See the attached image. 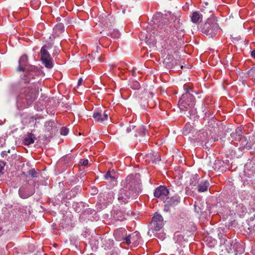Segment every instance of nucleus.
<instances>
[{"instance_id":"2","label":"nucleus","mask_w":255,"mask_h":255,"mask_svg":"<svg viewBox=\"0 0 255 255\" xmlns=\"http://www.w3.org/2000/svg\"><path fill=\"white\" fill-rule=\"evenodd\" d=\"M37 93L35 89L29 88L21 90L16 99V106L19 110L27 108L37 98Z\"/></svg>"},{"instance_id":"4","label":"nucleus","mask_w":255,"mask_h":255,"mask_svg":"<svg viewBox=\"0 0 255 255\" xmlns=\"http://www.w3.org/2000/svg\"><path fill=\"white\" fill-rule=\"evenodd\" d=\"M27 61L28 58L26 55L21 56L18 61L17 70L25 72L27 74L26 76L29 78L33 77L34 74H36L39 72V70L34 66L28 65Z\"/></svg>"},{"instance_id":"34","label":"nucleus","mask_w":255,"mask_h":255,"mask_svg":"<svg viewBox=\"0 0 255 255\" xmlns=\"http://www.w3.org/2000/svg\"><path fill=\"white\" fill-rule=\"evenodd\" d=\"M54 123L53 122H47L45 124V127L46 128L51 127V128L54 126Z\"/></svg>"},{"instance_id":"37","label":"nucleus","mask_w":255,"mask_h":255,"mask_svg":"<svg viewBox=\"0 0 255 255\" xmlns=\"http://www.w3.org/2000/svg\"><path fill=\"white\" fill-rule=\"evenodd\" d=\"M184 89L186 91V92L189 93L188 92L190 90V89H191V88H190V87L189 86V85H184Z\"/></svg>"},{"instance_id":"20","label":"nucleus","mask_w":255,"mask_h":255,"mask_svg":"<svg viewBox=\"0 0 255 255\" xmlns=\"http://www.w3.org/2000/svg\"><path fill=\"white\" fill-rule=\"evenodd\" d=\"M55 34L57 36H59L64 31V26L61 23L57 24L54 28Z\"/></svg>"},{"instance_id":"31","label":"nucleus","mask_w":255,"mask_h":255,"mask_svg":"<svg viewBox=\"0 0 255 255\" xmlns=\"http://www.w3.org/2000/svg\"><path fill=\"white\" fill-rule=\"evenodd\" d=\"M60 133L62 135H66L68 133V129L66 128H62L61 129Z\"/></svg>"},{"instance_id":"17","label":"nucleus","mask_w":255,"mask_h":255,"mask_svg":"<svg viewBox=\"0 0 255 255\" xmlns=\"http://www.w3.org/2000/svg\"><path fill=\"white\" fill-rule=\"evenodd\" d=\"M129 213H126L122 211H118L114 216V218L119 221H123L124 219H126V216H129Z\"/></svg>"},{"instance_id":"18","label":"nucleus","mask_w":255,"mask_h":255,"mask_svg":"<svg viewBox=\"0 0 255 255\" xmlns=\"http://www.w3.org/2000/svg\"><path fill=\"white\" fill-rule=\"evenodd\" d=\"M209 185L210 184L209 182L207 180H204L199 184L198 190L200 192H205L207 191Z\"/></svg>"},{"instance_id":"12","label":"nucleus","mask_w":255,"mask_h":255,"mask_svg":"<svg viewBox=\"0 0 255 255\" xmlns=\"http://www.w3.org/2000/svg\"><path fill=\"white\" fill-rule=\"evenodd\" d=\"M208 206L206 203L200 201L195 202L194 204V210L197 213L203 214L206 212Z\"/></svg>"},{"instance_id":"39","label":"nucleus","mask_w":255,"mask_h":255,"mask_svg":"<svg viewBox=\"0 0 255 255\" xmlns=\"http://www.w3.org/2000/svg\"><path fill=\"white\" fill-rule=\"evenodd\" d=\"M1 155L2 157H4L5 156L7 155L6 151H3L1 153Z\"/></svg>"},{"instance_id":"25","label":"nucleus","mask_w":255,"mask_h":255,"mask_svg":"<svg viewBox=\"0 0 255 255\" xmlns=\"http://www.w3.org/2000/svg\"><path fill=\"white\" fill-rule=\"evenodd\" d=\"M242 132L240 129H237L235 132H233L231 134V136L236 140H238L240 138V136H242Z\"/></svg>"},{"instance_id":"45","label":"nucleus","mask_w":255,"mask_h":255,"mask_svg":"<svg viewBox=\"0 0 255 255\" xmlns=\"http://www.w3.org/2000/svg\"><path fill=\"white\" fill-rule=\"evenodd\" d=\"M98 60H99V61L100 62H102V60H101V59H100V58H98Z\"/></svg>"},{"instance_id":"7","label":"nucleus","mask_w":255,"mask_h":255,"mask_svg":"<svg viewBox=\"0 0 255 255\" xmlns=\"http://www.w3.org/2000/svg\"><path fill=\"white\" fill-rule=\"evenodd\" d=\"M52 44L48 43L42 46L40 50L41 59L43 64L48 69H51L53 67V59L50 57V55L48 51V49L52 48Z\"/></svg>"},{"instance_id":"14","label":"nucleus","mask_w":255,"mask_h":255,"mask_svg":"<svg viewBox=\"0 0 255 255\" xmlns=\"http://www.w3.org/2000/svg\"><path fill=\"white\" fill-rule=\"evenodd\" d=\"M169 194V191L166 187L160 186L157 187L154 192V195L156 198H160L167 196Z\"/></svg>"},{"instance_id":"16","label":"nucleus","mask_w":255,"mask_h":255,"mask_svg":"<svg viewBox=\"0 0 255 255\" xmlns=\"http://www.w3.org/2000/svg\"><path fill=\"white\" fill-rule=\"evenodd\" d=\"M105 179L110 180L111 181H116L117 179V174L114 170H109L104 175Z\"/></svg>"},{"instance_id":"35","label":"nucleus","mask_w":255,"mask_h":255,"mask_svg":"<svg viewBox=\"0 0 255 255\" xmlns=\"http://www.w3.org/2000/svg\"><path fill=\"white\" fill-rule=\"evenodd\" d=\"M155 237H158V238H160L161 239V240H163L164 239H165V235L164 234H157V233H155V234L154 235Z\"/></svg>"},{"instance_id":"32","label":"nucleus","mask_w":255,"mask_h":255,"mask_svg":"<svg viewBox=\"0 0 255 255\" xmlns=\"http://www.w3.org/2000/svg\"><path fill=\"white\" fill-rule=\"evenodd\" d=\"M79 164L84 166H87L88 164V159H81Z\"/></svg>"},{"instance_id":"22","label":"nucleus","mask_w":255,"mask_h":255,"mask_svg":"<svg viewBox=\"0 0 255 255\" xmlns=\"http://www.w3.org/2000/svg\"><path fill=\"white\" fill-rule=\"evenodd\" d=\"M167 26L165 24V23L161 22L157 25L156 30L157 31V33L162 34L165 32L167 29Z\"/></svg>"},{"instance_id":"24","label":"nucleus","mask_w":255,"mask_h":255,"mask_svg":"<svg viewBox=\"0 0 255 255\" xmlns=\"http://www.w3.org/2000/svg\"><path fill=\"white\" fill-rule=\"evenodd\" d=\"M114 199V193L113 191H109L105 196V200L107 202L111 203Z\"/></svg>"},{"instance_id":"1","label":"nucleus","mask_w":255,"mask_h":255,"mask_svg":"<svg viewBox=\"0 0 255 255\" xmlns=\"http://www.w3.org/2000/svg\"><path fill=\"white\" fill-rule=\"evenodd\" d=\"M140 180L132 175H128L121 182L122 188L118 194L121 204H126L136 198L140 191Z\"/></svg>"},{"instance_id":"21","label":"nucleus","mask_w":255,"mask_h":255,"mask_svg":"<svg viewBox=\"0 0 255 255\" xmlns=\"http://www.w3.org/2000/svg\"><path fill=\"white\" fill-rule=\"evenodd\" d=\"M202 19V15L198 11H194L191 16V20L194 23H197Z\"/></svg>"},{"instance_id":"40","label":"nucleus","mask_w":255,"mask_h":255,"mask_svg":"<svg viewBox=\"0 0 255 255\" xmlns=\"http://www.w3.org/2000/svg\"><path fill=\"white\" fill-rule=\"evenodd\" d=\"M251 55L253 57L255 58V50L252 51L251 53Z\"/></svg>"},{"instance_id":"11","label":"nucleus","mask_w":255,"mask_h":255,"mask_svg":"<svg viewBox=\"0 0 255 255\" xmlns=\"http://www.w3.org/2000/svg\"><path fill=\"white\" fill-rule=\"evenodd\" d=\"M146 161L152 163H156L161 160L160 155L155 151H151L146 154L145 156Z\"/></svg>"},{"instance_id":"8","label":"nucleus","mask_w":255,"mask_h":255,"mask_svg":"<svg viewBox=\"0 0 255 255\" xmlns=\"http://www.w3.org/2000/svg\"><path fill=\"white\" fill-rule=\"evenodd\" d=\"M224 244L225 250L229 254H235L236 255L238 253L241 254L243 252L241 245L236 240H226Z\"/></svg>"},{"instance_id":"44","label":"nucleus","mask_w":255,"mask_h":255,"mask_svg":"<svg viewBox=\"0 0 255 255\" xmlns=\"http://www.w3.org/2000/svg\"><path fill=\"white\" fill-rule=\"evenodd\" d=\"M10 149H8L7 151H6V153H10Z\"/></svg>"},{"instance_id":"33","label":"nucleus","mask_w":255,"mask_h":255,"mask_svg":"<svg viewBox=\"0 0 255 255\" xmlns=\"http://www.w3.org/2000/svg\"><path fill=\"white\" fill-rule=\"evenodd\" d=\"M135 128V126H133L132 125H130L127 128V132L129 133L132 130H134Z\"/></svg>"},{"instance_id":"43","label":"nucleus","mask_w":255,"mask_h":255,"mask_svg":"<svg viewBox=\"0 0 255 255\" xmlns=\"http://www.w3.org/2000/svg\"><path fill=\"white\" fill-rule=\"evenodd\" d=\"M211 244H212V245H211V246H214V245H215V241H214V242H211Z\"/></svg>"},{"instance_id":"30","label":"nucleus","mask_w":255,"mask_h":255,"mask_svg":"<svg viewBox=\"0 0 255 255\" xmlns=\"http://www.w3.org/2000/svg\"><path fill=\"white\" fill-rule=\"evenodd\" d=\"M5 165V162H4L2 161H0V174L3 173L2 171L4 169V167Z\"/></svg>"},{"instance_id":"19","label":"nucleus","mask_w":255,"mask_h":255,"mask_svg":"<svg viewBox=\"0 0 255 255\" xmlns=\"http://www.w3.org/2000/svg\"><path fill=\"white\" fill-rule=\"evenodd\" d=\"M36 139L35 135L32 133L28 134L24 139V143L25 145H29L34 143Z\"/></svg>"},{"instance_id":"10","label":"nucleus","mask_w":255,"mask_h":255,"mask_svg":"<svg viewBox=\"0 0 255 255\" xmlns=\"http://www.w3.org/2000/svg\"><path fill=\"white\" fill-rule=\"evenodd\" d=\"M34 193V187L30 185L26 186L25 189L20 188L18 191V193L20 197L23 199H25L30 197V196L32 195Z\"/></svg>"},{"instance_id":"29","label":"nucleus","mask_w":255,"mask_h":255,"mask_svg":"<svg viewBox=\"0 0 255 255\" xmlns=\"http://www.w3.org/2000/svg\"><path fill=\"white\" fill-rule=\"evenodd\" d=\"M37 172L34 169L30 170L28 171V174L30 175L32 177H37Z\"/></svg>"},{"instance_id":"38","label":"nucleus","mask_w":255,"mask_h":255,"mask_svg":"<svg viewBox=\"0 0 255 255\" xmlns=\"http://www.w3.org/2000/svg\"><path fill=\"white\" fill-rule=\"evenodd\" d=\"M5 142V139L3 138H0V147L2 146L3 144Z\"/></svg>"},{"instance_id":"3","label":"nucleus","mask_w":255,"mask_h":255,"mask_svg":"<svg viewBox=\"0 0 255 255\" xmlns=\"http://www.w3.org/2000/svg\"><path fill=\"white\" fill-rule=\"evenodd\" d=\"M114 235L117 240L123 241L127 245L132 244L136 246L139 243L140 234L137 232H133L128 236L127 235V231L125 229L120 228L115 231Z\"/></svg>"},{"instance_id":"6","label":"nucleus","mask_w":255,"mask_h":255,"mask_svg":"<svg viewBox=\"0 0 255 255\" xmlns=\"http://www.w3.org/2000/svg\"><path fill=\"white\" fill-rule=\"evenodd\" d=\"M194 97L189 93L183 94L178 102V106L180 110L187 111L194 107L195 105Z\"/></svg>"},{"instance_id":"9","label":"nucleus","mask_w":255,"mask_h":255,"mask_svg":"<svg viewBox=\"0 0 255 255\" xmlns=\"http://www.w3.org/2000/svg\"><path fill=\"white\" fill-rule=\"evenodd\" d=\"M163 219L161 215L155 213L152 217L150 225V230L152 233L159 231L163 226Z\"/></svg>"},{"instance_id":"36","label":"nucleus","mask_w":255,"mask_h":255,"mask_svg":"<svg viewBox=\"0 0 255 255\" xmlns=\"http://www.w3.org/2000/svg\"><path fill=\"white\" fill-rule=\"evenodd\" d=\"M140 87V84L138 82H135L133 83L132 88L134 89H138Z\"/></svg>"},{"instance_id":"41","label":"nucleus","mask_w":255,"mask_h":255,"mask_svg":"<svg viewBox=\"0 0 255 255\" xmlns=\"http://www.w3.org/2000/svg\"><path fill=\"white\" fill-rule=\"evenodd\" d=\"M82 79L81 78L79 80L78 83V85H80L81 84V83L82 82Z\"/></svg>"},{"instance_id":"5","label":"nucleus","mask_w":255,"mask_h":255,"mask_svg":"<svg viewBox=\"0 0 255 255\" xmlns=\"http://www.w3.org/2000/svg\"><path fill=\"white\" fill-rule=\"evenodd\" d=\"M201 29L203 33L209 37H213L217 35L219 25L214 19L209 18L201 27Z\"/></svg>"},{"instance_id":"15","label":"nucleus","mask_w":255,"mask_h":255,"mask_svg":"<svg viewBox=\"0 0 255 255\" xmlns=\"http://www.w3.org/2000/svg\"><path fill=\"white\" fill-rule=\"evenodd\" d=\"M180 197L178 195H175L174 196L167 198L166 205L174 207L177 206L180 202Z\"/></svg>"},{"instance_id":"26","label":"nucleus","mask_w":255,"mask_h":255,"mask_svg":"<svg viewBox=\"0 0 255 255\" xmlns=\"http://www.w3.org/2000/svg\"><path fill=\"white\" fill-rule=\"evenodd\" d=\"M199 176L198 175H194L192 178L190 179V184L195 186L198 183Z\"/></svg>"},{"instance_id":"28","label":"nucleus","mask_w":255,"mask_h":255,"mask_svg":"<svg viewBox=\"0 0 255 255\" xmlns=\"http://www.w3.org/2000/svg\"><path fill=\"white\" fill-rule=\"evenodd\" d=\"M248 75L249 76L253 77L255 80V67L252 68L250 70Z\"/></svg>"},{"instance_id":"27","label":"nucleus","mask_w":255,"mask_h":255,"mask_svg":"<svg viewBox=\"0 0 255 255\" xmlns=\"http://www.w3.org/2000/svg\"><path fill=\"white\" fill-rule=\"evenodd\" d=\"M111 35L113 38H119L121 36V34L118 30H113V31L111 32Z\"/></svg>"},{"instance_id":"23","label":"nucleus","mask_w":255,"mask_h":255,"mask_svg":"<svg viewBox=\"0 0 255 255\" xmlns=\"http://www.w3.org/2000/svg\"><path fill=\"white\" fill-rule=\"evenodd\" d=\"M136 132L135 133L134 136L137 137L139 136H143L145 134L146 129L143 127H139L136 129Z\"/></svg>"},{"instance_id":"13","label":"nucleus","mask_w":255,"mask_h":255,"mask_svg":"<svg viewBox=\"0 0 255 255\" xmlns=\"http://www.w3.org/2000/svg\"><path fill=\"white\" fill-rule=\"evenodd\" d=\"M108 113L107 111H105L104 113L101 112H95L93 114V117L95 121L102 123L104 121L107 120L108 118Z\"/></svg>"},{"instance_id":"42","label":"nucleus","mask_w":255,"mask_h":255,"mask_svg":"<svg viewBox=\"0 0 255 255\" xmlns=\"http://www.w3.org/2000/svg\"><path fill=\"white\" fill-rule=\"evenodd\" d=\"M119 237H122V238L124 236H123V234H122V232H120V233H119Z\"/></svg>"}]
</instances>
